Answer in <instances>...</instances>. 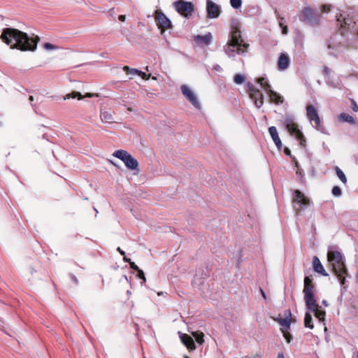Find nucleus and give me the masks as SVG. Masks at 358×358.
Instances as JSON below:
<instances>
[{
	"label": "nucleus",
	"mask_w": 358,
	"mask_h": 358,
	"mask_svg": "<svg viewBox=\"0 0 358 358\" xmlns=\"http://www.w3.org/2000/svg\"><path fill=\"white\" fill-rule=\"evenodd\" d=\"M173 6L178 13L187 17L191 16L194 11V5L192 2L178 0L174 1Z\"/></svg>",
	"instance_id": "11"
},
{
	"label": "nucleus",
	"mask_w": 358,
	"mask_h": 358,
	"mask_svg": "<svg viewBox=\"0 0 358 358\" xmlns=\"http://www.w3.org/2000/svg\"><path fill=\"white\" fill-rule=\"evenodd\" d=\"M213 69L216 71H221L222 70V67L218 64L214 66Z\"/></svg>",
	"instance_id": "44"
},
{
	"label": "nucleus",
	"mask_w": 358,
	"mask_h": 358,
	"mask_svg": "<svg viewBox=\"0 0 358 358\" xmlns=\"http://www.w3.org/2000/svg\"><path fill=\"white\" fill-rule=\"evenodd\" d=\"M43 47L45 49H46L48 50H52L56 49L55 45H54L51 43H44Z\"/></svg>",
	"instance_id": "36"
},
{
	"label": "nucleus",
	"mask_w": 358,
	"mask_h": 358,
	"mask_svg": "<svg viewBox=\"0 0 358 358\" xmlns=\"http://www.w3.org/2000/svg\"><path fill=\"white\" fill-rule=\"evenodd\" d=\"M181 92L184 96L197 109L201 108V103L199 101L194 92L187 85H182L180 87Z\"/></svg>",
	"instance_id": "14"
},
{
	"label": "nucleus",
	"mask_w": 358,
	"mask_h": 358,
	"mask_svg": "<svg viewBox=\"0 0 358 358\" xmlns=\"http://www.w3.org/2000/svg\"><path fill=\"white\" fill-rule=\"evenodd\" d=\"M282 28V34H287L288 31L287 27L286 25H284L283 27H280Z\"/></svg>",
	"instance_id": "41"
},
{
	"label": "nucleus",
	"mask_w": 358,
	"mask_h": 358,
	"mask_svg": "<svg viewBox=\"0 0 358 358\" xmlns=\"http://www.w3.org/2000/svg\"><path fill=\"white\" fill-rule=\"evenodd\" d=\"M96 95L92 93H87L85 96H83L80 92H73L70 94H66L65 96H64V99H69L70 98L72 99H78V100H81L83 99V97H89L92 98L95 96Z\"/></svg>",
	"instance_id": "23"
},
{
	"label": "nucleus",
	"mask_w": 358,
	"mask_h": 358,
	"mask_svg": "<svg viewBox=\"0 0 358 358\" xmlns=\"http://www.w3.org/2000/svg\"><path fill=\"white\" fill-rule=\"evenodd\" d=\"M230 4L234 9H238L241 7L242 0H230Z\"/></svg>",
	"instance_id": "31"
},
{
	"label": "nucleus",
	"mask_w": 358,
	"mask_h": 358,
	"mask_svg": "<svg viewBox=\"0 0 358 358\" xmlns=\"http://www.w3.org/2000/svg\"><path fill=\"white\" fill-rule=\"evenodd\" d=\"M352 108L355 112L358 111V106L356 103V102L355 101H353V100H352Z\"/></svg>",
	"instance_id": "40"
},
{
	"label": "nucleus",
	"mask_w": 358,
	"mask_h": 358,
	"mask_svg": "<svg viewBox=\"0 0 358 358\" xmlns=\"http://www.w3.org/2000/svg\"><path fill=\"white\" fill-rule=\"evenodd\" d=\"M283 124L291 136H294L300 143L301 145H305V138L292 115H287L284 118Z\"/></svg>",
	"instance_id": "6"
},
{
	"label": "nucleus",
	"mask_w": 358,
	"mask_h": 358,
	"mask_svg": "<svg viewBox=\"0 0 358 358\" xmlns=\"http://www.w3.org/2000/svg\"><path fill=\"white\" fill-rule=\"evenodd\" d=\"M155 20L160 29H169L171 27V20L161 11H156Z\"/></svg>",
	"instance_id": "16"
},
{
	"label": "nucleus",
	"mask_w": 358,
	"mask_h": 358,
	"mask_svg": "<svg viewBox=\"0 0 358 358\" xmlns=\"http://www.w3.org/2000/svg\"><path fill=\"white\" fill-rule=\"evenodd\" d=\"M285 153L287 155H291V152H290V150H289L288 148H285Z\"/></svg>",
	"instance_id": "50"
},
{
	"label": "nucleus",
	"mask_w": 358,
	"mask_h": 358,
	"mask_svg": "<svg viewBox=\"0 0 358 358\" xmlns=\"http://www.w3.org/2000/svg\"><path fill=\"white\" fill-rule=\"evenodd\" d=\"M248 90L250 98L254 101L256 107L257 108H261L264 104V96L262 93L251 83H248Z\"/></svg>",
	"instance_id": "13"
},
{
	"label": "nucleus",
	"mask_w": 358,
	"mask_h": 358,
	"mask_svg": "<svg viewBox=\"0 0 358 358\" xmlns=\"http://www.w3.org/2000/svg\"><path fill=\"white\" fill-rule=\"evenodd\" d=\"M137 272H138L137 277L143 280L141 282V284H144L146 281V278L145 277L143 271L142 270L139 269Z\"/></svg>",
	"instance_id": "35"
},
{
	"label": "nucleus",
	"mask_w": 358,
	"mask_h": 358,
	"mask_svg": "<svg viewBox=\"0 0 358 358\" xmlns=\"http://www.w3.org/2000/svg\"><path fill=\"white\" fill-rule=\"evenodd\" d=\"M206 11L207 17L208 18H217L220 16L221 13L220 6L211 0H207L206 1Z\"/></svg>",
	"instance_id": "15"
},
{
	"label": "nucleus",
	"mask_w": 358,
	"mask_h": 358,
	"mask_svg": "<svg viewBox=\"0 0 358 358\" xmlns=\"http://www.w3.org/2000/svg\"><path fill=\"white\" fill-rule=\"evenodd\" d=\"M113 155L122 160L127 169L130 170H138V161L134 158L127 151L118 150H116L113 154Z\"/></svg>",
	"instance_id": "7"
},
{
	"label": "nucleus",
	"mask_w": 358,
	"mask_h": 358,
	"mask_svg": "<svg viewBox=\"0 0 358 358\" xmlns=\"http://www.w3.org/2000/svg\"><path fill=\"white\" fill-rule=\"evenodd\" d=\"M335 170H336V173L337 176L341 180V182L343 183H344V184H346L347 178L345 177V173L343 172V171L340 168H338V166H336Z\"/></svg>",
	"instance_id": "28"
},
{
	"label": "nucleus",
	"mask_w": 358,
	"mask_h": 358,
	"mask_svg": "<svg viewBox=\"0 0 358 358\" xmlns=\"http://www.w3.org/2000/svg\"><path fill=\"white\" fill-rule=\"evenodd\" d=\"M194 42L199 46L202 45H209L213 41V36L211 33L208 32V34L201 36L196 35L194 36Z\"/></svg>",
	"instance_id": "17"
},
{
	"label": "nucleus",
	"mask_w": 358,
	"mask_h": 358,
	"mask_svg": "<svg viewBox=\"0 0 358 358\" xmlns=\"http://www.w3.org/2000/svg\"><path fill=\"white\" fill-rule=\"evenodd\" d=\"M180 338L182 343L189 350H194L196 348L194 342L192 337L189 335L178 332Z\"/></svg>",
	"instance_id": "19"
},
{
	"label": "nucleus",
	"mask_w": 358,
	"mask_h": 358,
	"mask_svg": "<svg viewBox=\"0 0 358 358\" xmlns=\"http://www.w3.org/2000/svg\"><path fill=\"white\" fill-rule=\"evenodd\" d=\"M307 117L311 122L312 125L318 131H324V128L321 124L320 119L318 115L317 111L313 105H308L306 106Z\"/></svg>",
	"instance_id": "12"
},
{
	"label": "nucleus",
	"mask_w": 358,
	"mask_h": 358,
	"mask_svg": "<svg viewBox=\"0 0 358 358\" xmlns=\"http://www.w3.org/2000/svg\"><path fill=\"white\" fill-rule=\"evenodd\" d=\"M331 193L334 196H341L342 194V190L338 186H334L332 188Z\"/></svg>",
	"instance_id": "32"
},
{
	"label": "nucleus",
	"mask_w": 358,
	"mask_h": 358,
	"mask_svg": "<svg viewBox=\"0 0 358 358\" xmlns=\"http://www.w3.org/2000/svg\"><path fill=\"white\" fill-rule=\"evenodd\" d=\"M289 65V57L285 53H282L278 61V68L279 70H285Z\"/></svg>",
	"instance_id": "21"
},
{
	"label": "nucleus",
	"mask_w": 358,
	"mask_h": 358,
	"mask_svg": "<svg viewBox=\"0 0 358 358\" xmlns=\"http://www.w3.org/2000/svg\"><path fill=\"white\" fill-rule=\"evenodd\" d=\"M193 336L195 338L196 341L201 345L203 343L204 334L202 332L196 331L192 333Z\"/></svg>",
	"instance_id": "29"
},
{
	"label": "nucleus",
	"mask_w": 358,
	"mask_h": 358,
	"mask_svg": "<svg viewBox=\"0 0 358 358\" xmlns=\"http://www.w3.org/2000/svg\"><path fill=\"white\" fill-rule=\"evenodd\" d=\"M285 318H276L275 319L284 329H289L291 324V311L287 310L285 313Z\"/></svg>",
	"instance_id": "18"
},
{
	"label": "nucleus",
	"mask_w": 358,
	"mask_h": 358,
	"mask_svg": "<svg viewBox=\"0 0 358 358\" xmlns=\"http://www.w3.org/2000/svg\"><path fill=\"white\" fill-rule=\"evenodd\" d=\"M315 289V285L313 282V278L310 276H306L304 278V287L303 292L304 294L306 306L308 309H313L315 307V299L314 296V292Z\"/></svg>",
	"instance_id": "5"
},
{
	"label": "nucleus",
	"mask_w": 358,
	"mask_h": 358,
	"mask_svg": "<svg viewBox=\"0 0 358 358\" xmlns=\"http://www.w3.org/2000/svg\"><path fill=\"white\" fill-rule=\"evenodd\" d=\"M248 47V44L243 43L241 31L234 30L231 33L230 40L224 46V50L228 57H234L236 55L243 54Z\"/></svg>",
	"instance_id": "3"
},
{
	"label": "nucleus",
	"mask_w": 358,
	"mask_h": 358,
	"mask_svg": "<svg viewBox=\"0 0 358 358\" xmlns=\"http://www.w3.org/2000/svg\"><path fill=\"white\" fill-rule=\"evenodd\" d=\"M124 71L127 72L128 73L132 74V75H138V72H140L139 70L136 69H130L129 66H125L123 68Z\"/></svg>",
	"instance_id": "33"
},
{
	"label": "nucleus",
	"mask_w": 358,
	"mask_h": 358,
	"mask_svg": "<svg viewBox=\"0 0 358 358\" xmlns=\"http://www.w3.org/2000/svg\"><path fill=\"white\" fill-rule=\"evenodd\" d=\"M284 336H285V338H286L287 341L288 343H289V342H290V339H291V336H290V335H286V334H285Z\"/></svg>",
	"instance_id": "49"
},
{
	"label": "nucleus",
	"mask_w": 358,
	"mask_h": 358,
	"mask_svg": "<svg viewBox=\"0 0 358 358\" xmlns=\"http://www.w3.org/2000/svg\"><path fill=\"white\" fill-rule=\"evenodd\" d=\"M138 76H141L143 79L148 80L150 77V74L147 75L145 73L140 71L138 72Z\"/></svg>",
	"instance_id": "38"
},
{
	"label": "nucleus",
	"mask_w": 358,
	"mask_h": 358,
	"mask_svg": "<svg viewBox=\"0 0 358 358\" xmlns=\"http://www.w3.org/2000/svg\"><path fill=\"white\" fill-rule=\"evenodd\" d=\"M336 17L342 35L350 31L358 36V17L354 19L350 11H340Z\"/></svg>",
	"instance_id": "4"
},
{
	"label": "nucleus",
	"mask_w": 358,
	"mask_h": 358,
	"mask_svg": "<svg viewBox=\"0 0 358 358\" xmlns=\"http://www.w3.org/2000/svg\"><path fill=\"white\" fill-rule=\"evenodd\" d=\"M277 358H285L282 352H278Z\"/></svg>",
	"instance_id": "51"
},
{
	"label": "nucleus",
	"mask_w": 358,
	"mask_h": 358,
	"mask_svg": "<svg viewBox=\"0 0 358 358\" xmlns=\"http://www.w3.org/2000/svg\"><path fill=\"white\" fill-rule=\"evenodd\" d=\"M322 304H323L324 306H328L327 301L326 300H323V301H322Z\"/></svg>",
	"instance_id": "52"
},
{
	"label": "nucleus",
	"mask_w": 358,
	"mask_h": 358,
	"mask_svg": "<svg viewBox=\"0 0 358 358\" xmlns=\"http://www.w3.org/2000/svg\"><path fill=\"white\" fill-rule=\"evenodd\" d=\"M331 6L323 5L321 6V10L323 13H328L330 10Z\"/></svg>",
	"instance_id": "37"
},
{
	"label": "nucleus",
	"mask_w": 358,
	"mask_h": 358,
	"mask_svg": "<svg viewBox=\"0 0 358 358\" xmlns=\"http://www.w3.org/2000/svg\"><path fill=\"white\" fill-rule=\"evenodd\" d=\"M117 250L120 252V254L122 256H124L125 255V252L120 248L118 247L117 248Z\"/></svg>",
	"instance_id": "46"
},
{
	"label": "nucleus",
	"mask_w": 358,
	"mask_h": 358,
	"mask_svg": "<svg viewBox=\"0 0 358 358\" xmlns=\"http://www.w3.org/2000/svg\"><path fill=\"white\" fill-rule=\"evenodd\" d=\"M257 83L261 85V87L265 90V92L268 94L271 101L275 103L279 104L283 102V97L280 96L278 93L273 91L271 88V85L267 82L266 78H259L257 79Z\"/></svg>",
	"instance_id": "9"
},
{
	"label": "nucleus",
	"mask_w": 358,
	"mask_h": 358,
	"mask_svg": "<svg viewBox=\"0 0 358 358\" xmlns=\"http://www.w3.org/2000/svg\"><path fill=\"white\" fill-rule=\"evenodd\" d=\"M259 291H260V292H261V294H262V297H263L264 299H266V294H265V293H264V290H263L262 288H259Z\"/></svg>",
	"instance_id": "47"
},
{
	"label": "nucleus",
	"mask_w": 358,
	"mask_h": 358,
	"mask_svg": "<svg viewBox=\"0 0 358 358\" xmlns=\"http://www.w3.org/2000/svg\"><path fill=\"white\" fill-rule=\"evenodd\" d=\"M275 16L277 17V19L278 20V22H279V26L280 27H283L285 25L284 22H285V18L282 17H280L278 12L277 10H275Z\"/></svg>",
	"instance_id": "34"
},
{
	"label": "nucleus",
	"mask_w": 358,
	"mask_h": 358,
	"mask_svg": "<svg viewBox=\"0 0 358 358\" xmlns=\"http://www.w3.org/2000/svg\"><path fill=\"white\" fill-rule=\"evenodd\" d=\"M339 120L342 122H348L350 124L355 123L353 117L345 113H343L339 115Z\"/></svg>",
	"instance_id": "27"
},
{
	"label": "nucleus",
	"mask_w": 358,
	"mask_h": 358,
	"mask_svg": "<svg viewBox=\"0 0 358 358\" xmlns=\"http://www.w3.org/2000/svg\"><path fill=\"white\" fill-rule=\"evenodd\" d=\"M355 278H356V280H357V282H358V271H357V273H356Z\"/></svg>",
	"instance_id": "53"
},
{
	"label": "nucleus",
	"mask_w": 358,
	"mask_h": 358,
	"mask_svg": "<svg viewBox=\"0 0 358 358\" xmlns=\"http://www.w3.org/2000/svg\"><path fill=\"white\" fill-rule=\"evenodd\" d=\"M329 73H330V69H329L328 67L325 66V67L324 68V69H323V73H324V75L325 76H328V75L329 74Z\"/></svg>",
	"instance_id": "42"
},
{
	"label": "nucleus",
	"mask_w": 358,
	"mask_h": 358,
	"mask_svg": "<svg viewBox=\"0 0 358 358\" xmlns=\"http://www.w3.org/2000/svg\"><path fill=\"white\" fill-rule=\"evenodd\" d=\"M293 201L296 204L294 209L296 213L303 210L310 205V200L299 190L296 189L294 192Z\"/></svg>",
	"instance_id": "10"
},
{
	"label": "nucleus",
	"mask_w": 358,
	"mask_h": 358,
	"mask_svg": "<svg viewBox=\"0 0 358 358\" xmlns=\"http://www.w3.org/2000/svg\"><path fill=\"white\" fill-rule=\"evenodd\" d=\"M70 276H71V278L72 281L75 284H78V280L77 278L73 274H71Z\"/></svg>",
	"instance_id": "43"
},
{
	"label": "nucleus",
	"mask_w": 358,
	"mask_h": 358,
	"mask_svg": "<svg viewBox=\"0 0 358 358\" xmlns=\"http://www.w3.org/2000/svg\"><path fill=\"white\" fill-rule=\"evenodd\" d=\"M299 20L310 26H316L319 24L320 17L310 7H305L301 11Z\"/></svg>",
	"instance_id": "8"
},
{
	"label": "nucleus",
	"mask_w": 358,
	"mask_h": 358,
	"mask_svg": "<svg viewBox=\"0 0 358 358\" xmlns=\"http://www.w3.org/2000/svg\"><path fill=\"white\" fill-rule=\"evenodd\" d=\"M268 132L271 136L276 147L280 150L281 149L282 144L280 138H279L278 133L275 127L272 126L268 128Z\"/></svg>",
	"instance_id": "20"
},
{
	"label": "nucleus",
	"mask_w": 358,
	"mask_h": 358,
	"mask_svg": "<svg viewBox=\"0 0 358 358\" xmlns=\"http://www.w3.org/2000/svg\"><path fill=\"white\" fill-rule=\"evenodd\" d=\"M101 120L108 123L113 122V117L112 114L108 111H101L100 114Z\"/></svg>",
	"instance_id": "25"
},
{
	"label": "nucleus",
	"mask_w": 358,
	"mask_h": 358,
	"mask_svg": "<svg viewBox=\"0 0 358 358\" xmlns=\"http://www.w3.org/2000/svg\"><path fill=\"white\" fill-rule=\"evenodd\" d=\"M246 80V78L245 76L242 74H236L234 77V82L237 85H241Z\"/></svg>",
	"instance_id": "30"
},
{
	"label": "nucleus",
	"mask_w": 358,
	"mask_h": 358,
	"mask_svg": "<svg viewBox=\"0 0 358 358\" xmlns=\"http://www.w3.org/2000/svg\"><path fill=\"white\" fill-rule=\"evenodd\" d=\"M328 261L330 262L335 275L340 283L345 285V278L348 275V271L344 262L343 256L338 251L329 250L327 254Z\"/></svg>",
	"instance_id": "2"
},
{
	"label": "nucleus",
	"mask_w": 358,
	"mask_h": 358,
	"mask_svg": "<svg viewBox=\"0 0 358 358\" xmlns=\"http://www.w3.org/2000/svg\"><path fill=\"white\" fill-rule=\"evenodd\" d=\"M123 260H124L125 262H128L129 264H130V262H132L131 261V259H129V258H127V257H124Z\"/></svg>",
	"instance_id": "48"
},
{
	"label": "nucleus",
	"mask_w": 358,
	"mask_h": 358,
	"mask_svg": "<svg viewBox=\"0 0 358 358\" xmlns=\"http://www.w3.org/2000/svg\"><path fill=\"white\" fill-rule=\"evenodd\" d=\"M315 307L313 309H309L310 311L313 312L315 316L319 320L320 322L324 321L325 317V311L320 310L319 305L316 303V300L315 301Z\"/></svg>",
	"instance_id": "24"
},
{
	"label": "nucleus",
	"mask_w": 358,
	"mask_h": 358,
	"mask_svg": "<svg viewBox=\"0 0 358 358\" xmlns=\"http://www.w3.org/2000/svg\"><path fill=\"white\" fill-rule=\"evenodd\" d=\"M184 358H190V357H188V356H187V355H185V356L184 357Z\"/></svg>",
	"instance_id": "55"
},
{
	"label": "nucleus",
	"mask_w": 358,
	"mask_h": 358,
	"mask_svg": "<svg viewBox=\"0 0 358 358\" xmlns=\"http://www.w3.org/2000/svg\"><path fill=\"white\" fill-rule=\"evenodd\" d=\"M0 38L11 49L21 51H34L39 41L38 36L29 37L27 34L14 28L3 29Z\"/></svg>",
	"instance_id": "1"
},
{
	"label": "nucleus",
	"mask_w": 358,
	"mask_h": 358,
	"mask_svg": "<svg viewBox=\"0 0 358 358\" xmlns=\"http://www.w3.org/2000/svg\"><path fill=\"white\" fill-rule=\"evenodd\" d=\"M118 19L121 22H124V21H125L126 17L124 15H119Z\"/></svg>",
	"instance_id": "45"
},
{
	"label": "nucleus",
	"mask_w": 358,
	"mask_h": 358,
	"mask_svg": "<svg viewBox=\"0 0 358 358\" xmlns=\"http://www.w3.org/2000/svg\"><path fill=\"white\" fill-rule=\"evenodd\" d=\"M304 325L307 328L313 329L312 315L309 313H306L304 317Z\"/></svg>",
	"instance_id": "26"
},
{
	"label": "nucleus",
	"mask_w": 358,
	"mask_h": 358,
	"mask_svg": "<svg viewBox=\"0 0 358 358\" xmlns=\"http://www.w3.org/2000/svg\"><path fill=\"white\" fill-rule=\"evenodd\" d=\"M29 99L30 101H34V97L32 96H30Z\"/></svg>",
	"instance_id": "54"
},
{
	"label": "nucleus",
	"mask_w": 358,
	"mask_h": 358,
	"mask_svg": "<svg viewBox=\"0 0 358 358\" xmlns=\"http://www.w3.org/2000/svg\"><path fill=\"white\" fill-rule=\"evenodd\" d=\"M357 358H358V352H357Z\"/></svg>",
	"instance_id": "56"
},
{
	"label": "nucleus",
	"mask_w": 358,
	"mask_h": 358,
	"mask_svg": "<svg viewBox=\"0 0 358 358\" xmlns=\"http://www.w3.org/2000/svg\"><path fill=\"white\" fill-rule=\"evenodd\" d=\"M130 268L138 271L140 268H138V266L137 265H136V264L134 262H130Z\"/></svg>",
	"instance_id": "39"
},
{
	"label": "nucleus",
	"mask_w": 358,
	"mask_h": 358,
	"mask_svg": "<svg viewBox=\"0 0 358 358\" xmlns=\"http://www.w3.org/2000/svg\"><path fill=\"white\" fill-rule=\"evenodd\" d=\"M313 269L315 272L324 275V276H327L328 275V273L326 272V271L324 270L322 264H321L319 258L316 256H315L313 257Z\"/></svg>",
	"instance_id": "22"
}]
</instances>
